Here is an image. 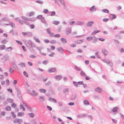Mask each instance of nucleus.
Returning <instances> with one entry per match:
<instances>
[{
    "label": "nucleus",
    "mask_w": 124,
    "mask_h": 124,
    "mask_svg": "<svg viewBox=\"0 0 124 124\" xmlns=\"http://www.w3.org/2000/svg\"><path fill=\"white\" fill-rule=\"evenodd\" d=\"M15 21L16 22H18L20 24L22 25L26 24L29 25H30L29 23L28 22L21 20L19 17H17L14 18Z\"/></svg>",
    "instance_id": "f257e3e1"
},
{
    "label": "nucleus",
    "mask_w": 124,
    "mask_h": 124,
    "mask_svg": "<svg viewBox=\"0 0 124 124\" xmlns=\"http://www.w3.org/2000/svg\"><path fill=\"white\" fill-rule=\"evenodd\" d=\"M102 60L104 62L106 63L109 66L111 67L113 66V63L111 61L105 59H102Z\"/></svg>",
    "instance_id": "f03ea898"
},
{
    "label": "nucleus",
    "mask_w": 124,
    "mask_h": 124,
    "mask_svg": "<svg viewBox=\"0 0 124 124\" xmlns=\"http://www.w3.org/2000/svg\"><path fill=\"white\" fill-rule=\"evenodd\" d=\"M56 50L58 51L61 54L63 53V48L61 47H59L56 48Z\"/></svg>",
    "instance_id": "7ed1b4c3"
},
{
    "label": "nucleus",
    "mask_w": 124,
    "mask_h": 124,
    "mask_svg": "<svg viewBox=\"0 0 124 124\" xmlns=\"http://www.w3.org/2000/svg\"><path fill=\"white\" fill-rule=\"evenodd\" d=\"M11 64L13 68L16 70H18V68L16 64V62L15 61L12 62H11Z\"/></svg>",
    "instance_id": "20e7f679"
},
{
    "label": "nucleus",
    "mask_w": 124,
    "mask_h": 124,
    "mask_svg": "<svg viewBox=\"0 0 124 124\" xmlns=\"http://www.w3.org/2000/svg\"><path fill=\"white\" fill-rule=\"evenodd\" d=\"M84 24V22L83 21H78L76 22V24L77 25L80 26L83 25Z\"/></svg>",
    "instance_id": "39448f33"
},
{
    "label": "nucleus",
    "mask_w": 124,
    "mask_h": 124,
    "mask_svg": "<svg viewBox=\"0 0 124 124\" xmlns=\"http://www.w3.org/2000/svg\"><path fill=\"white\" fill-rule=\"evenodd\" d=\"M94 23V22L92 21H88L87 22L86 25L88 27H91Z\"/></svg>",
    "instance_id": "423d86ee"
},
{
    "label": "nucleus",
    "mask_w": 124,
    "mask_h": 124,
    "mask_svg": "<svg viewBox=\"0 0 124 124\" xmlns=\"http://www.w3.org/2000/svg\"><path fill=\"white\" fill-rule=\"evenodd\" d=\"M62 78V76L60 75H57L55 77V79L56 80L59 81L61 80Z\"/></svg>",
    "instance_id": "0eeeda50"
},
{
    "label": "nucleus",
    "mask_w": 124,
    "mask_h": 124,
    "mask_svg": "<svg viewBox=\"0 0 124 124\" xmlns=\"http://www.w3.org/2000/svg\"><path fill=\"white\" fill-rule=\"evenodd\" d=\"M56 69L55 68H54L48 70V71L50 73H52L55 72L56 70Z\"/></svg>",
    "instance_id": "6e6552de"
},
{
    "label": "nucleus",
    "mask_w": 124,
    "mask_h": 124,
    "mask_svg": "<svg viewBox=\"0 0 124 124\" xmlns=\"http://www.w3.org/2000/svg\"><path fill=\"white\" fill-rule=\"evenodd\" d=\"M33 39L35 40L36 42L39 43H40V41L38 37L36 36H34L33 37Z\"/></svg>",
    "instance_id": "1a4fd4ad"
},
{
    "label": "nucleus",
    "mask_w": 124,
    "mask_h": 124,
    "mask_svg": "<svg viewBox=\"0 0 124 124\" xmlns=\"http://www.w3.org/2000/svg\"><path fill=\"white\" fill-rule=\"evenodd\" d=\"M94 90L95 92L99 93H101L102 92V89L99 87H98L95 89Z\"/></svg>",
    "instance_id": "9d476101"
},
{
    "label": "nucleus",
    "mask_w": 124,
    "mask_h": 124,
    "mask_svg": "<svg viewBox=\"0 0 124 124\" xmlns=\"http://www.w3.org/2000/svg\"><path fill=\"white\" fill-rule=\"evenodd\" d=\"M16 90L17 91V95L19 97H20L21 96V93L20 90L18 88H16Z\"/></svg>",
    "instance_id": "9b49d317"
},
{
    "label": "nucleus",
    "mask_w": 124,
    "mask_h": 124,
    "mask_svg": "<svg viewBox=\"0 0 124 124\" xmlns=\"http://www.w3.org/2000/svg\"><path fill=\"white\" fill-rule=\"evenodd\" d=\"M102 53L105 56L107 55L108 54V52L104 48L102 49Z\"/></svg>",
    "instance_id": "f8f14e48"
},
{
    "label": "nucleus",
    "mask_w": 124,
    "mask_h": 124,
    "mask_svg": "<svg viewBox=\"0 0 124 124\" xmlns=\"http://www.w3.org/2000/svg\"><path fill=\"white\" fill-rule=\"evenodd\" d=\"M9 19L7 17H5L2 18L0 21L1 22L6 21L8 22L9 21Z\"/></svg>",
    "instance_id": "ddd939ff"
},
{
    "label": "nucleus",
    "mask_w": 124,
    "mask_h": 124,
    "mask_svg": "<svg viewBox=\"0 0 124 124\" xmlns=\"http://www.w3.org/2000/svg\"><path fill=\"white\" fill-rule=\"evenodd\" d=\"M38 94V93L34 90H33L32 91V92H31V95L33 96H37Z\"/></svg>",
    "instance_id": "4468645a"
},
{
    "label": "nucleus",
    "mask_w": 124,
    "mask_h": 124,
    "mask_svg": "<svg viewBox=\"0 0 124 124\" xmlns=\"http://www.w3.org/2000/svg\"><path fill=\"white\" fill-rule=\"evenodd\" d=\"M66 34L68 35L69 34H70L71 32V29L70 28H67L66 30Z\"/></svg>",
    "instance_id": "2eb2a0df"
},
{
    "label": "nucleus",
    "mask_w": 124,
    "mask_h": 124,
    "mask_svg": "<svg viewBox=\"0 0 124 124\" xmlns=\"http://www.w3.org/2000/svg\"><path fill=\"white\" fill-rule=\"evenodd\" d=\"M21 18L24 21H29V18L26 16H23L21 17Z\"/></svg>",
    "instance_id": "dca6fc26"
},
{
    "label": "nucleus",
    "mask_w": 124,
    "mask_h": 124,
    "mask_svg": "<svg viewBox=\"0 0 124 124\" xmlns=\"http://www.w3.org/2000/svg\"><path fill=\"white\" fill-rule=\"evenodd\" d=\"M39 100L42 102L44 101L45 100V98L42 96H39Z\"/></svg>",
    "instance_id": "f3484780"
},
{
    "label": "nucleus",
    "mask_w": 124,
    "mask_h": 124,
    "mask_svg": "<svg viewBox=\"0 0 124 124\" xmlns=\"http://www.w3.org/2000/svg\"><path fill=\"white\" fill-rule=\"evenodd\" d=\"M80 75L82 77H86V75L85 73L82 70L81 71Z\"/></svg>",
    "instance_id": "a211bd4d"
},
{
    "label": "nucleus",
    "mask_w": 124,
    "mask_h": 124,
    "mask_svg": "<svg viewBox=\"0 0 124 124\" xmlns=\"http://www.w3.org/2000/svg\"><path fill=\"white\" fill-rule=\"evenodd\" d=\"M61 40L62 43L63 44H65L67 42L66 39L64 38H62L61 39Z\"/></svg>",
    "instance_id": "6ab92c4d"
},
{
    "label": "nucleus",
    "mask_w": 124,
    "mask_h": 124,
    "mask_svg": "<svg viewBox=\"0 0 124 124\" xmlns=\"http://www.w3.org/2000/svg\"><path fill=\"white\" fill-rule=\"evenodd\" d=\"M48 100L49 101L51 102H53L54 103H56L57 102L56 100L54 98H49Z\"/></svg>",
    "instance_id": "aec40b11"
},
{
    "label": "nucleus",
    "mask_w": 124,
    "mask_h": 124,
    "mask_svg": "<svg viewBox=\"0 0 124 124\" xmlns=\"http://www.w3.org/2000/svg\"><path fill=\"white\" fill-rule=\"evenodd\" d=\"M59 0L60 2L63 5L64 7H66V4L65 3L64 0Z\"/></svg>",
    "instance_id": "412c9836"
},
{
    "label": "nucleus",
    "mask_w": 124,
    "mask_h": 124,
    "mask_svg": "<svg viewBox=\"0 0 124 124\" xmlns=\"http://www.w3.org/2000/svg\"><path fill=\"white\" fill-rule=\"evenodd\" d=\"M83 103L85 106H88L89 104L88 101L86 100H85L84 101Z\"/></svg>",
    "instance_id": "4be33fe9"
},
{
    "label": "nucleus",
    "mask_w": 124,
    "mask_h": 124,
    "mask_svg": "<svg viewBox=\"0 0 124 124\" xmlns=\"http://www.w3.org/2000/svg\"><path fill=\"white\" fill-rule=\"evenodd\" d=\"M36 48L39 51L40 53H41V50L44 49V48L42 46H40L39 47H36Z\"/></svg>",
    "instance_id": "5701e85b"
},
{
    "label": "nucleus",
    "mask_w": 124,
    "mask_h": 124,
    "mask_svg": "<svg viewBox=\"0 0 124 124\" xmlns=\"http://www.w3.org/2000/svg\"><path fill=\"white\" fill-rule=\"evenodd\" d=\"M18 65L22 67H25V64L23 62H21Z\"/></svg>",
    "instance_id": "b1692460"
},
{
    "label": "nucleus",
    "mask_w": 124,
    "mask_h": 124,
    "mask_svg": "<svg viewBox=\"0 0 124 124\" xmlns=\"http://www.w3.org/2000/svg\"><path fill=\"white\" fill-rule=\"evenodd\" d=\"M32 43V42L31 40H28L27 44H26V46L28 47H29L28 46L29 45H31Z\"/></svg>",
    "instance_id": "393cba45"
},
{
    "label": "nucleus",
    "mask_w": 124,
    "mask_h": 124,
    "mask_svg": "<svg viewBox=\"0 0 124 124\" xmlns=\"http://www.w3.org/2000/svg\"><path fill=\"white\" fill-rule=\"evenodd\" d=\"M9 24L12 28H16L15 25L14 23L12 22H10Z\"/></svg>",
    "instance_id": "a878e982"
},
{
    "label": "nucleus",
    "mask_w": 124,
    "mask_h": 124,
    "mask_svg": "<svg viewBox=\"0 0 124 124\" xmlns=\"http://www.w3.org/2000/svg\"><path fill=\"white\" fill-rule=\"evenodd\" d=\"M24 115V113L23 112H18L17 114V116H23Z\"/></svg>",
    "instance_id": "bb28decb"
},
{
    "label": "nucleus",
    "mask_w": 124,
    "mask_h": 124,
    "mask_svg": "<svg viewBox=\"0 0 124 124\" xmlns=\"http://www.w3.org/2000/svg\"><path fill=\"white\" fill-rule=\"evenodd\" d=\"M84 39H83L82 40H78L76 42V44H81L84 41Z\"/></svg>",
    "instance_id": "cd10ccee"
},
{
    "label": "nucleus",
    "mask_w": 124,
    "mask_h": 124,
    "mask_svg": "<svg viewBox=\"0 0 124 124\" xmlns=\"http://www.w3.org/2000/svg\"><path fill=\"white\" fill-rule=\"evenodd\" d=\"M6 47L5 45H1L0 46V50H2L5 49Z\"/></svg>",
    "instance_id": "c85d7f7f"
},
{
    "label": "nucleus",
    "mask_w": 124,
    "mask_h": 124,
    "mask_svg": "<svg viewBox=\"0 0 124 124\" xmlns=\"http://www.w3.org/2000/svg\"><path fill=\"white\" fill-rule=\"evenodd\" d=\"M118 108V107H114L112 110V111L113 112H116L117 111Z\"/></svg>",
    "instance_id": "c756f323"
},
{
    "label": "nucleus",
    "mask_w": 124,
    "mask_h": 124,
    "mask_svg": "<svg viewBox=\"0 0 124 124\" xmlns=\"http://www.w3.org/2000/svg\"><path fill=\"white\" fill-rule=\"evenodd\" d=\"M20 109L23 110V111H24L25 110V108L21 104H20Z\"/></svg>",
    "instance_id": "7c9ffc66"
},
{
    "label": "nucleus",
    "mask_w": 124,
    "mask_h": 124,
    "mask_svg": "<svg viewBox=\"0 0 124 124\" xmlns=\"http://www.w3.org/2000/svg\"><path fill=\"white\" fill-rule=\"evenodd\" d=\"M63 92L65 94L68 93L69 92V90L68 88H65L63 90Z\"/></svg>",
    "instance_id": "2f4dec72"
},
{
    "label": "nucleus",
    "mask_w": 124,
    "mask_h": 124,
    "mask_svg": "<svg viewBox=\"0 0 124 124\" xmlns=\"http://www.w3.org/2000/svg\"><path fill=\"white\" fill-rule=\"evenodd\" d=\"M13 49L12 47H11L10 46L7 48L6 49V51L8 52H9L11 51Z\"/></svg>",
    "instance_id": "473e14b6"
},
{
    "label": "nucleus",
    "mask_w": 124,
    "mask_h": 124,
    "mask_svg": "<svg viewBox=\"0 0 124 124\" xmlns=\"http://www.w3.org/2000/svg\"><path fill=\"white\" fill-rule=\"evenodd\" d=\"M39 91L41 93H45L46 92V90L45 89H39Z\"/></svg>",
    "instance_id": "72a5a7b5"
},
{
    "label": "nucleus",
    "mask_w": 124,
    "mask_h": 124,
    "mask_svg": "<svg viewBox=\"0 0 124 124\" xmlns=\"http://www.w3.org/2000/svg\"><path fill=\"white\" fill-rule=\"evenodd\" d=\"M5 109L6 110L8 111H10L11 109V107L9 106H7L5 107Z\"/></svg>",
    "instance_id": "f704fd0d"
},
{
    "label": "nucleus",
    "mask_w": 124,
    "mask_h": 124,
    "mask_svg": "<svg viewBox=\"0 0 124 124\" xmlns=\"http://www.w3.org/2000/svg\"><path fill=\"white\" fill-rule=\"evenodd\" d=\"M29 21L30 20L31 21L33 22L35 21L37 18L35 17H33L32 18H29Z\"/></svg>",
    "instance_id": "c9c22d12"
},
{
    "label": "nucleus",
    "mask_w": 124,
    "mask_h": 124,
    "mask_svg": "<svg viewBox=\"0 0 124 124\" xmlns=\"http://www.w3.org/2000/svg\"><path fill=\"white\" fill-rule=\"evenodd\" d=\"M53 23L55 25H57L59 24V22L58 21H53Z\"/></svg>",
    "instance_id": "e433bc0d"
},
{
    "label": "nucleus",
    "mask_w": 124,
    "mask_h": 124,
    "mask_svg": "<svg viewBox=\"0 0 124 124\" xmlns=\"http://www.w3.org/2000/svg\"><path fill=\"white\" fill-rule=\"evenodd\" d=\"M100 31L98 30H97L96 31H94L92 33L91 35H93L95 34L96 33H98V32H100Z\"/></svg>",
    "instance_id": "4c0bfd02"
},
{
    "label": "nucleus",
    "mask_w": 124,
    "mask_h": 124,
    "mask_svg": "<svg viewBox=\"0 0 124 124\" xmlns=\"http://www.w3.org/2000/svg\"><path fill=\"white\" fill-rule=\"evenodd\" d=\"M93 37L94 38L93 39L92 41V42L93 43H95L97 41L98 39L96 37H94V36H93Z\"/></svg>",
    "instance_id": "58836bf2"
},
{
    "label": "nucleus",
    "mask_w": 124,
    "mask_h": 124,
    "mask_svg": "<svg viewBox=\"0 0 124 124\" xmlns=\"http://www.w3.org/2000/svg\"><path fill=\"white\" fill-rule=\"evenodd\" d=\"M102 11L103 12L106 13H108L109 12V10L106 9H102Z\"/></svg>",
    "instance_id": "ea45409f"
},
{
    "label": "nucleus",
    "mask_w": 124,
    "mask_h": 124,
    "mask_svg": "<svg viewBox=\"0 0 124 124\" xmlns=\"http://www.w3.org/2000/svg\"><path fill=\"white\" fill-rule=\"evenodd\" d=\"M40 20L41 22L44 23H46V22L44 17H43L41 18Z\"/></svg>",
    "instance_id": "a19ab883"
},
{
    "label": "nucleus",
    "mask_w": 124,
    "mask_h": 124,
    "mask_svg": "<svg viewBox=\"0 0 124 124\" xmlns=\"http://www.w3.org/2000/svg\"><path fill=\"white\" fill-rule=\"evenodd\" d=\"M50 13H51V14L50 15H49V16H54L55 15V12L54 11H52V12H49V14Z\"/></svg>",
    "instance_id": "79ce46f5"
},
{
    "label": "nucleus",
    "mask_w": 124,
    "mask_h": 124,
    "mask_svg": "<svg viewBox=\"0 0 124 124\" xmlns=\"http://www.w3.org/2000/svg\"><path fill=\"white\" fill-rule=\"evenodd\" d=\"M51 84V82L50 81H49L47 82L45 84V85L46 86H47L50 85Z\"/></svg>",
    "instance_id": "37998d69"
},
{
    "label": "nucleus",
    "mask_w": 124,
    "mask_h": 124,
    "mask_svg": "<svg viewBox=\"0 0 124 124\" xmlns=\"http://www.w3.org/2000/svg\"><path fill=\"white\" fill-rule=\"evenodd\" d=\"M7 100L10 103H12L13 102V99H7Z\"/></svg>",
    "instance_id": "c03bdc74"
},
{
    "label": "nucleus",
    "mask_w": 124,
    "mask_h": 124,
    "mask_svg": "<svg viewBox=\"0 0 124 124\" xmlns=\"http://www.w3.org/2000/svg\"><path fill=\"white\" fill-rule=\"evenodd\" d=\"M3 57L5 59L4 61H6L7 60H8L9 59V57L7 55H5L3 56Z\"/></svg>",
    "instance_id": "a18cd8bd"
},
{
    "label": "nucleus",
    "mask_w": 124,
    "mask_h": 124,
    "mask_svg": "<svg viewBox=\"0 0 124 124\" xmlns=\"http://www.w3.org/2000/svg\"><path fill=\"white\" fill-rule=\"evenodd\" d=\"M16 105L14 103H12L11 104V106L13 108H15L16 107Z\"/></svg>",
    "instance_id": "49530a36"
},
{
    "label": "nucleus",
    "mask_w": 124,
    "mask_h": 124,
    "mask_svg": "<svg viewBox=\"0 0 124 124\" xmlns=\"http://www.w3.org/2000/svg\"><path fill=\"white\" fill-rule=\"evenodd\" d=\"M93 38L91 36H89L88 37L86 38V39L88 41H90V40L93 39Z\"/></svg>",
    "instance_id": "de8ad7c7"
},
{
    "label": "nucleus",
    "mask_w": 124,
    "mask_h": 124,
    "mask_svg": "<svg viewBox=\"0 0 124 124\" xmlns=\"http://www.w3.org/2000/svg\"><path fill=\"white\" fill-rule=\"evenodd\" d=\"M9 71L10 72L12 73L14 71V70L11 67L9 69Z\"/></svg>",
    "instance_id": "09e8293b"
},
{
    "label": "nucleus",
    "mask_w": 124,
    "mask_h": 124,
    "mask_svg": "<svg viewBox=\"0 0 124 124\" xmlns=\"http://www.w3.org/2000/svg\"><path fill=\"white\" fill-rule=\"evenodd\" d=\"M28 115L31 117H33L34 116V115L32 113H28Z\"/></svg>",
    "instance_id": "8fccbe9b"
},
{
    "label": "nucleus",
    "mask_w": 124,
    "mask_h": 124,
    "mask_svg": "<svg viewBox=\"0 0 124 124\" xmlns=\"http://www.w3.org/2000/svg\"><path fill=\"white\" fill-rule=\"evenodd\" d=\"M27 35L29 37H31L32 35V33L31 32H27Z\"/></svg>",
    "instance_id": "3c124183"
},
{
    "label": "nucleus",
    "mask_w": 124,
    "mask_h": 124,
    "mask_svg": "<svg viewBox=\"0 0 124 124\" xmlns=\"http://www.w3.org/2000/svg\"><path fill=\"white\" fill-rule=\"evenodd\" d=\"M35 12H34L32 11L30 12L29 13V16H32V15H34Z\"/></svg>",
    "instance_id": "603ef678"
},
{
    "label": "nucleus",
    "mask_w": 124,
    "mask_h": 124,
    "mask_svg": "<svg viewBox=\"0 0 124 124\" xmlns=\"http://www.w3.org/2000/svg\"><path fill=\"white\" fill-rule=\"evenodd\" d=\"M7 42V41L6 39H3L1 42V43L3 44H6Z\"/></svg>",
    "instance_id": "864d4df0"
},
{
    "label": "nucleus",
    "mask_w": 124,
    "mask_h": 124,
    "mask_svg": "<svg viewBox=\"0 0 124 124\" xmlns=\"http://www.w3.org/2000/svg\"><path fill=\"white\" fill-rule=\"evenodd\" d=\"M111 15L112 16V17H111L112 19H113L115 18L116 17V16L114 14H111Z\"/></svg>",
    "instance_id": "5fc2aeb1"
},
{
    "label": "nucleus",
    "mask_w": 124,
    "mask_h": 124,
    "mask_svg": "<svg viewBox=\"0 0 124 124\" xmlns=\"http://www.w3.org/2000/svg\"><path fill=\"white\" fill-rule=\"evenodd\" d=\"M36 3H39L40 4H43V1H41L40 0H36Z\"/></svg>",
    "instance_id": "6e6d98bb"
},
{
    "label": "nucleus",
    "mask_w": 124,
    "mask_h": 124,
    "mask_svg": "<svg viewBox=\"0 0 124 124\" xmlns=\"http://www.w3.org/2000/svg\"><path fill=\"white\" fill-rule=\"evenodd\" d=\"M75 68L78 71H81V69L79 67L77 66H75Z\"/></svg>",
    "instance_id": "4d7b16f0"
},
{
    "label": "nucleus",
    "mask_w": 124,
    "mask_h": 124,
    "mask_svg": "<svg viewBox=\"0 0 124 124\" xmlns=\"http://www.w3.org/2000/svg\"><path fill=\"white\" fill-rule=\"evenodd\" d=\"M56 42V41L55 40H52L50 41V43L51 44H55Z\"/></svg>",
    "instance_id": "13d9d810"
},
{
    "label": "nucleus",
    "mask_w": 124,
    "mask_h": 124,
    "mask_svg": "<svg viewBox=\"0 0 124 124\" xmlns=\"http://www.w3.org/2000/svg\"><path fill=\"white\" fill-rule=\"evenodd\" d=\"M73 83L74 85L76 87H78V83H77L75 81H73Z\"/></svg>",
    "instance_id": "bf43d9fd"
},
{
    "label": "nucleus",
    "mask_w": 124,
    "mask_h": 124,
    "mask_svg": "<svg viewBox=\"0 0 124 124\" xmlns=\"http://www.w3.org/2000/svg\"><path fill=\"white\" fill-rule=\"evenodd\" d=\"M62 28L61 26L60 25L58 26L57 28V30L58 32H60V31Z\"/></svg>",
    "instance_id": "052dcab7"
},
{
    "label": "nucleus",
    "mask_w": 124,
    "mask_h": 124,
    "mask_svg": "<svg viewBox=\"0 0 124 124\" xmlns=\"http://www.w3.org/2000/svg\"><path fill=\"white\" fill-rule=\"evenodd\" d=\"M86 114H82L81 115V118L85 117L86 116Z\"/></svg>",
    "instance_id": "680f3d73"
},
{
    "label": "nucleus",
    "mask_w": 124,
    "mask_h": 124,
    "mask_svg": "<svg viewBox=\"0 0 124 124\" xmlns=\"http://www.w3.org/2000/svg\"><path fill=\"white\" fill-rule=\"evenodd\" d=\"M29 57L31 58H34L36 57V56L34 55H30Z\"/></svg>",
    "instance_id": "e2e57ef3"
},
{
    "label": "nucleus",
    "mask_w": 124,
    "mask_h": 124,
    "mask_svg": "<svg viewBox=\"0 0 124 124\" xmlns=\"http://www.w3.org/2000/svg\"><path fill=\"white\" fill-rule=\"evenodd\" d=\"M42 63L43 64H44L45 65H46L47 64H48V62L46 60H44L43 62Z\"/></svg>",
    "instance_id": "0e129e2a"
},
{
    "label": "nucleus",
    "mask_w": 124,
    "mask_h": 124,
    "mask_svg": "<svg viewBox=\"0 0 124 124\" xmlns=\"http://www.w3.org/2000/svg\"><path fill=\"white\" fill-rule=\"evenodd\" d=\"M99 53L98 51L96 52L95 53V55L96 56V57L97 58H99V56L98 55V54Z\"/></svg>",
    "instance_id": "69168bd1"
},
{
    "label": "nucleus",
    "mask_w": 124,
    "mask_h": 124,
    "mask_svg": "<svg viewBox=\"0 0 124 124\" xmlns=\"http://www.w3.org/2000/svg\"><path fill=\"white\" fill-rule=\"evenodd\" d=\"M48 12V10L47 9H45L44 10L43 12L45 14L47 13Z\"/></svg>",
    "instance_id": "338daca9"
},
{
    "label": "nucleus",
    "mask_w": 124,
    "mask_h": 124,
    "mask_svg": "<svg viewBox=\"0 0 124 124\" xmlns=\"http://www.w3.org/2000/svg\"><path fill=\"white\" fill-rule=\"evenodd\" d=\"M75 23V22L74 21H71L69 23V24L70 25H72L73 24Z\"/></svg>",
    "instance_id": "774afa93"
}]
</instances>
